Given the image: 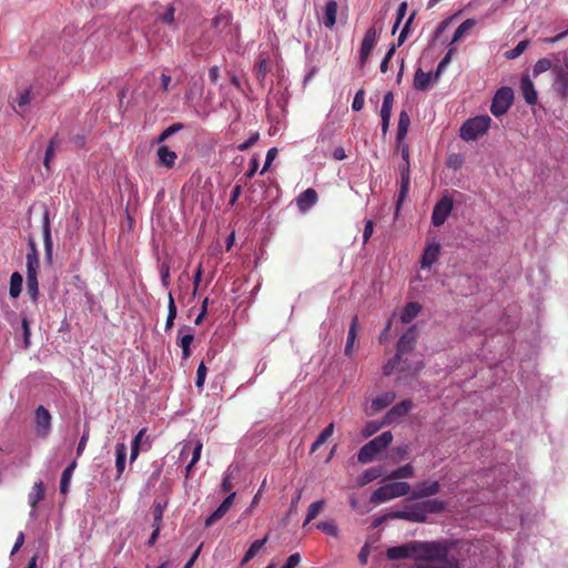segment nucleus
I'll return each instance as SVG.
<instances>
[{"label": "nucleus", "mask_w": 568, "mask_h": 568, "mask_svg": "<svg viewBox=\"0 0 568 568\" xmlns=\"http://www.w3.org/2000/svg\"><path fill=\"white\" fill-rule=\"evenodd\" d=\"M448 546L445 541H420L408 542L387 548L388 560L413 559L415 561H433L447 556Z\"/></svg>", "instance_id": "obj_1"}, {"label": "nucleus", "mask_w": 568, "mask_h": 568, "mask_svg": "<svg viewBox=\"0 0 568 568\" xmlns=\"http://www.w3.org/2000/svg\"><path fill=\"white\" fill-rule=\"evenodd\" d=\"M393 440V434L387 430L379 436L365 444L357 454V460L361 464H366L372 460L385 448H387Z\"/></svg>", "instance_id": "obj_2"}, {"label": "nucleus", "mask_w": 568, "mask_h": 568, "mask_svg": "<svg viewBox=\"0 0 568 568\" xmlns=\"http://www.w3.org/2000/svg\"><path fill=\"white\" fill-rule=\"evenodd\" d=\"M410 493V485L406 481H394L377 488L371 496L373 504H381L387 500L405 496Z\"/></svg>", "instance_id": "obj_3"}, {"label": "nucleus", "mask_w": 568, "mask_h": 568, "mask_svg": "<svg viewBox=\"0 0 568 568\" xmlns=\"http://www.w3.org/2000/svg\"><path fill=\"white\" fill-rule=\"evenodd\" d=\"M491 119L488 115H479L468 119L460 128V138L465 141H475L487 132Z\"/></svg>", "instance_id": "obj_4"}, {"label": "nucleus", "mask_w": 568, "mask_h": 568, "mask_svg": "<svg viewBox=\"0 0 568 568\" xmlns=\"http://www.w3.org/2000/svg\"><path fill=\"white\" fill-rule=\"evenodd\" d=\"M392 518V519H404L412 523H425L427 517L422 503H417L407 507L404 510H395L389 513L387 516L378 518L375 523V526L381 524L383 519Z\"/></svg>", "instance_id": "obj_5"}, {"label": "nucleus", "mask_w": 568, "mask_h": 568, "mask_svg": "<svg viewBox=\"0 0 568 568\" xmlns=\"http://www.w3.org/2000/svg\"><path fill=\"white\" fill-rule=\"evenodd\" d=\"M552 77V87L557 95L562 100L568 99V59H565L562 64H554Z\"/></svg>", "instance_id": "obj_6"}, {"label": "nucleus", "mask_w": 568, "mask_h": 568, "mask_svg": "<svg viewBox=\"0 0 568 568\" xmlns=\"http://www.w3.org/2000/svg\"><path fill=\"white\" fill-rule=\"evenodd\" d=\"M514 101V91L509 87H503L494 95L490 105V112L495 116L505 114L511 106Z\"/></svg>", "instance_id": "obj_7"}, {"label": "nucleus", "mask_w": 568, "mask_h": 568, "mask_svg": "<svg viewBox=\"0 0 568 568\" xmlns=\"http://www.w3.org/2000/svg\"><path fill=\"white\" fill-rule=\"evenodd\" d=\"M34 427L38 436L45 438L52 428V416L44 406L39 405L34 410Z\"/></svg>", "instance_id": "obj_8"}, {"label": "nucleus", "mask_w": 568, "mask_h": 568, "mask_svg": "<svg viewBox=\"0 0 568 568\" xmlns=\"http://www.w3.org/2000/svg\"><path fill=\"white\" fill-rule=\"evenodd\" d=\"M454 202L449 196L442 197L434 206L432 213V223L434 226H442L450 215Z\"/></svg>", "instance_id": "obj_9"}, {"label": "nucleus", "mask_w": 568, "mask_h": 568, "mask_svg": "<svg viewBox=\"0 0 568 568\" xmlns=\"http://www.w3.org/2000/svg\"><path fill=\"white\" fill-rule=\"evenodd\" d=\"M440 491V485L436 480H424L415 485L410 498L423 499L434 496Z\"/></svg>", "instance_id": "obj_10"}, {"label": "nucleus", "mask_w": 568, "mask_h": 568, "mask_svg": "<svg viewBox=\"0 0 568 568\" xmlns=\"http://www.w3.org/2000/svg\"><path fill=\"white\" fill-rule=\"evenodd\" d=\"M417 342V331L415 326L409 327L398 339L396 345L397 357L412 352Z\"/></svg>", "instance_id": "obj_11"}, {"label": "nucleus", "mask_w": 568, "mask_h": 568, "mask_svg": "<svg viewBox=\"0 0 568 568\" xmlns=\"http://www.w3.org/2000/svg\"><path fill=\"white\" fill-rule=\"evenodd\" d=\"M442 246L434 239L427 243L420 260L422 268H430L440 255Z\"/></svg>", "instance_id": "obj_12"}, {"label": "nucleus", "mask_w": 568, "mask_h": 568, "mask_svg": "<svg viewBox=\"0 0 568 568\" xmlns=\"http://www.w3.org/2000/svg\"><path fill=\"white\" fill-rule=\"evenodd\" d=\"M423 368V363H417L413 372L417 373ZM395 369L400 372L412 371V367L406 363V361H402V357H397V354L393 358H390L383 367L384 375L389 376Z\"/></svg>", "instance_id": "obj_13"}, {"label": "nucleus", "mask_w": 568, "mask_h": 568, "mask_svg": "<svg viewBox=\"0 0 568 568\" xmlns=\"http://www.w3.org/2000/svg\"><path fill=\"white\" fill-rule=\"evenodd\" d=\"M376 29L374 27H371L364 36V39L361 44L359 49V62L361 65H365V63L368 60V57L374 48L375 41H376Z\"/></svg>", "instance_id": "obj_14"}, {"label": "nucleus", "mask_w": 568, "mask_h": 568, "mask_svg": "<svg viewBox=\"0 0 568 568\" xmlns=\"http://www.w3.org/2000/svg\"><path fill=\"white\" fill-rule=\"evenodd\" d=\"M236 493H231L223 501L222 504L206 518L205 520V527L212 526L215 521L223 518L226 513L231 509L234 499H235Z\"/></svg>", "instance_id": "obj_15"}, {"label": "nucleus", "mask_w": 568, "mask_h": 568, "mask_svg": "<svg viewBox=\"0 0 568 568\" xmlns=\"http://www.w3.org/2000/svg\"><path fill=\"white\" fill-rule=\"evenodd\" d=\"M42 235H43L45 260L49 264H51L52 256H53V242L51 239V226H50V219H49L48 211L44 212V216H43Z\"/></svg>", "instance_id": "obj_16"}, {"label": "nucleus", "mask_w": 568, "mask_h": 568, "mask_svg": "<svg viewBox=\"0 0 568 568\" xmlns=\"http://www.w3.org/2000/svg\"><path fill=\"white\" fill-rule=\"evenodd\" d=\"M156 155L159 159V166L172 169L175 165L178 154L174 151H171L166 145L159 146Z\"/></svg>", "instance_id": "obj_17"}, {"label": "nucleus", "mask_w": 568, "mask_h": 568, "mask_svg": "<svg viewBox=\"0 0 568 568\" xmlns=\"http://www.w3.org/2000/svg\"><path fill=\"white\" fill-rule=\"evenodd\" d=\"M399 170H400V189H399L398 199H397V209H399L402 202L407 196V193L409 190V183H410L409 164L399 165Z\"/></svg>", "instance_id": "obj_18"}, {"label": "nucleus", "mask_w": 568, "mask_h": 568, "mask_svg": "<svg viewBox=\"0 0 568 568\" xmlns=\"http://www.w3.org/2000/svg\"><path fill=\"white\" fill-rule=\"evenodd\" d=\"M520 90L527 104L532 105L537 102V91L529 77L525 75L521 78Z\"/></svg>", "instance_id": "obj_19"}, {"label": "nucleus", "mask_w": 568, "mask_h": 568, "mask_svg": "<svg viewBox=\"0 0 568 568\" xmlns=\"http://www.w3.org/2000/svg\"><path fill=\"white\" fill-rule=\"evenodd\" d=\"M318 200L317 193L314 189H306L297 196V206L301 211H306L314 204H316Z\"/></svg>", "instance_id": "obj_20"}, {"label": "nucleus", "mask_w": 568, "mask_h": 568, "mask_svg": "<svg viewBox=\"0 0 568 568\" xmlns=\"http://www.w3.org/2000/svg\"><path fill=\"white\" fill-rule=\"evenodd\" d=\"M413 407V402L410 399L402 400L390 408V410L386 414L387 423L394 422L395 417H400L406 415Z\"/></svg>", "instance_id": "obj_21"}, {"label": "nucleus", "mask_w": 568, "mask_h": 568, "mask_svg": "<svg viewBox=\"0 0 568 568\" xmlns=\"http://www.w3.org/2000/svg\"><path fill=\"white\" fill-rule=\"evenodd\" d=\"M337 2L335 0H329L325 4L324 10V26L328 29H332L336 23L337 16Z\"/></svg>", "instance_id": "obj_22"}, {"label": "nucleus", "mask_w": 568, "mask_h": 568, "mask_svg": "<svg viewBox=\"0 0 568 568\" xmlns=\"http://www.w3.org/2000/svg\"><path fill=\"white\" fill-rule=\"evenodd\" d=\"M433 79L434 75L430 72L426 73L422 69H417L414 75V88L418 91H426Z\"/></svg>", "instance_id": "obj_23"}, {"label": "nucleus", "mask_w": 568, "mask_h": 568, "mask_svg": "<svg viewBox=\"0 0 568 568\" xmlns=\"http://www.w3.org/2000/svg\"><path fill=\"white\" fill-rule=\"evenodd\" d=\"M422 311V305L418 302H409L404 307L400 314V321L404 324L410 323L413 320L417 317L419 312Z\"/></svg>", "instance_id": "obj_24"}, {"label": "nucleus", "mask_w": 568, "mask_h": 568, "mask_svg": "<svg viewBox=\"0 0 568 568\" xmlns=\"http://www.w3.org/2000/svg\"><path fill=\"white\" fill-rule=\"evenodd\" d=\"M45 490L42 480L36 481L32 490L29 493V505L34 509L37 505L44 499Z\"/></svg>", "instance_id": "obj_25"}, {"label": "nucleus", "mask_w": 568, "mask_h": 568, "mask_svg": "<svg viewBox=\"0 0 568 568\" xmlns=\"http://www.w3.org/2000/svg\"><path fill=\"white\" fill-rule=\"evenodd\" d=\"M395 398L396 395L394 392L383 393L372 400V408L374 410H381L383 408H386L394 402Z\"/></svg>", "instance_id": "obj_26"}, {"label": "nucleus", "mask_w": 568, "mask_h": 568, "mask_svg": "<svg viewBox=\"0 0 568 568\" xmlns=\"http://www.w3.org/2000/svg\"><path fill=\"white\" fill-rule=\"evenodd\" d=\"M146 428H142L139 430V433L134 436L131 443V454H130V462L133 463L142 449L143 445V438L145 437Z\"/></svg>", "instance_id": "obj_27"}, {"label": "nucleus", "mask_w": 568, "mask_h": 568, "mask_svg": "<svg viewBox=\"0 0 568 568\" xmlns=\"http://www.w3.org/2000/svg\"><path fill=\"white\" fill-rule=\"evenodd\" d=\"M126 446L124 443H118L115 446V468L119 475L125 469Z\"/></svg>", "instance_id": "obj_28"}, {"label": "nucleus", "mask_w": 568, "mask_h": 568, "mask_svg": "<svg viewBox=\"0 0 568 568\" xmlns=\"http://www.w3.org/2000/svg\"><path fill=\"white\" fill-rule=\"evenodd\" d=\"M357 325H358V318H357V316H354V318L352 320L351 326H349L347 342H346V346H345V355H347L348 357H351L353 354V346H354V343H355V339L357 336Z\"/></svg>", "instance_id": "obj_29"}, {"label": "nucleus", "mask_w": 568, "mask_h": 568, "mask_svg": "<svg viewBox=\"0 0 568 568\" xmlns=\"http://www.w3.org/2000/svg\"><path fill=\"white\" fill-rule=\"evenodd\" d=\"M77 467V462L73 460L62 473L61 479H60V493L62 495L68 494L69 491V485L72 477V474Z\"/></svg>", "instance_id": "obj_30"}, {"label": "nucleus", "mask_w": 568, "mask_h": 568, "mask_svg": "<svg viewBox=\"0 0 568 568\" xmlns=\"http://www.w3.org/2000/svg\"><path fill=\"white\" fill-rule=\"evenodd\" d=\"M266 541H267V537H264L262 539H257L254 542H252V545L246 550L243 559L241 560V565H245L251 559H253L256 556V554L264 547Z\"/></svg>", "instance_id": "obj_31"}, {"label": "nucleus", "mask_w": 568, "mask_h": 568, "mask_svg": "<svg viewBox=\"0 0 568 568\" xmlns=\"http://www.w3.org/2000/svg\"><path fill=\"white\" fill-rule=\"evenodd\" d=\"M324 506H325V500L324 499H320L317 501L312 503L308 506L306 518H305V520L303 523V527H305L312 520H314L318 516V514L323 510Z\"/></svg>", "instance_id": "obj_32"}, {"label": "nucleus", "mask_w": 568, "mask_h": 568, "mask_svg": "<svg viewBox=\"0 0 568 568\" xmlns=\"http://www.w3.org/2000/svg\"><path fill=\"white\" fill-rule=\"evenodd\" d=\"M23 277L19 272H13L10 277L9 294L11 297L17 298L22 290Z\"/></svg>", "instance_id": "obj_33"}, {"label": "nucleus", "mask_w": 568, "mask_h": 568, "mask_svg": "<svg viewBox=\"0 0 568 568\" xmlns=\"http://www.w3.org/2000/svg\"><path fill=\"white\" fill-rule=\"evenodd\" d=\"M426 516L428 514H437L446 508V503L440 499H428L426 501H422Z\"/></svg>", "instance_id": "obj_34"}, {"label": "nucleus", "mask_w": 568, "mask_h": 568, "mask_svg": "<svg viewBox=\"0 0 568 568\" xmlns=\"http://www.w3.org/2000/svg\"><path fill=\"white\" fill-rule=\"evenodd\" d=\"M476 26L475 19H466L454 32L452 43L458 42L471 28Z\"/></svg>", "instance_id": "obj_35"}, {"label": "nucleus", "mask_w": 568, "mask_h": 568, "mask_svg": "<svg viewBox=\"0 0 568 568\" xmlns=\"http://www.w3.org/2000/svg\"><path fill=\"white\" fill-rule=\"evenodd\" d=\"M410 124L409 115L406 111H402L399 113L398 118V125H397V140H402L405 138V135L408 132V128Z\"/></svg>", "instance_id": "obj_36"}, {"label": "nucleus", "mask_w": 568, "mask_h": 568, "mask_svg": "<svg viewBox=\"0 0 568 568\" xmlns=\"http://www.w3.org/2000/svg\"><path fill=\"white\" fill-rule=\"evenodd\" d=\"M414 476V467L410 464H406L393 470L388 476L389 479H403L412 478Z\"/></svg>", "instance_id": "obj_37"}, {"label": "nucleus", "mask_w": 568, "mask_h": 568, "mask_svg": "<svg viewBox=\"0 0 568 568\" xmlns=\"http://www.w3.org/2000/svg\"><path fill=\"white\" fill-rule=\"evenodd\" d=\"M316 528L327 536L338 537V527L334 520L321 521L316 525Z\"/></svg>", "instance_id": "obj_38"}, {"label": "nucleus", "mask_w": 568, "mask_h": 568, "mask_svg": "<svg viewBox=\"0 0 568 568\" xmlns=\"http://www.w3.org/2000/svg\"><path fill=\"white\" fill-rule=\"evenodd\" d=\"M383 475V470H382V467H372V468H368L364 471V474L362 475L361 479H359V484L362 486L377 479L378 477H381Z\"/></svg>", "instance_id": "obj_39"}, {"label": "nucleus", "mask_w": 568, "mask_h": 568, "mask_svg": "<svg viewBox=\"0 0 568 568\" xmlns=\"http://www.w3.org/2000/svg\"><path fill=\"white\" fill-rule=\"evenodd\" d=\"M184 125L182 123H173L169 128H166L158 138L156 143L161 144L166 141L171 135L183 130Z\"/></svg>", "instance_id": "obj_40"}, {"label": "nucleus", "mask_w": 568, "mask_h": 568, "mask_svg": "<svg viewBox=\"0 0 568 568\" xmlns=\"http://www.w3.org/2000/svg\"><path fill=\"white\" fill-rule=\"evenodd\" d=\"M552 63L549 59H539L535 65H534V69H532V73H534V77H537L539 75L540 73H544L548 70H550L552 72Z\"/></svg>", "instance_id": "obj_41"}, {"label": "nucleus", "mask_w": 568, "mask_h": 568, "mask_svg": "<svg viewBox=\"0 0 568 568\" xmlns=\"http://www.w3.org/2000/svg\"><path fill=\"white\" fill-rule=\"evenodd\" d=\"M57 146V139L55 136L52 138L45 149L44 159H43V165L47 169V171H50V162L54 158V150Z\"/></svg>", "instance_id": "obj_42"}, {"label": "nucleus", "mask_w": 568, "mask_h": 568, "mask_svg": "<svg viewBox=\"0 0 568 568\" xmlns=\"http://www.w3.org/2000/svg\"><path fill=\"white\" fill-rule=\"evenodd\" d=\"M27 277H38V268L40 265L39 257H26Z\"/></svg>", "instance_id": "obj_43"}, {"label": "nucleus", "mask_w": 568, "mask_h": 568, "mask_svg": "<svg viewBox=\"0 0 568 568\" xmlns=\"http://www.w3.org/2000/svg\"><path fill=\"white\" fill-rule=\"evenodd\" d=\"M27 291L30 298L36 302L39 295L38 277H27Z\"/></svg>", "instance_id": "obj_44"}, {"label": "nucleus", "mask_w": 568, "mask_h": 568, "mask_svg": "<svg viewBox=\"0 0 568 568\" xmlns=\"http://www.w3.org/2000/svg\"><path fill=\"white\" fill-rule=\"evenodd\" d=\"M434 561H439L442 564L427 566L425 568H459L458 560L456 558H448V555L443 559H435Z\"/></svg>", "instance_id": "obj_45"}, {"label": "nucleus", "mask_w": 568, "mask_h": 568, "mask_svg": "<svg viewBox=\"0 0 568 568\" xmlns=\"http://www.w3.org/2000/svg\"><path fill=\"white\" fill-rule=\"evenodd\" d=\"M254 72H255V77H256L257 81L260 83H263V81L265 80V77L268 72V67H267L266 60H261L256 64Z\"/></svg>", "instance_id": "obj_46"}, {"label": "nucleus", "mask_w": 568, "mask_h": 568, "mask_svg": "<svg viewBox=\"0 0 568 568\" xmlns=\"http://www.w3.org/2000/svg\"><path fill=\"white\" fill-rule=\"evenodd\" d=\"M528 43L529 42L527 40H523V41L518 42V44L514 49L506 52V57L508 59L518 58L527 49Z\"/></svg>", "instance_id": "obj_47"}, {"label": "nucleus", "mask_w": 568, "mask_h": 568, "mask_svg": "<svg viewBox=\"0 0 568 568\" xmlns=\"http://www.w3.org/2000/svg\"><path fill=\"white\" fill-rule=\"evenodd\" d=\"M381 427H382V424H379L375 420H371V422L366 423L365 427L362 430V435H363V437L368 438L372 435H374L375 433H377L381 429Z\"/></svg>", "instance_id": "obj_48"}, {"label": "nucleus", "mask_w": 568, "mask_h": 568, "mask_svg": "<svg viewBox=\"0 0 568 568\" xmlns=\"http://www.w3.org/2000/svg\"><path fill=\"white\" fill-rule=\"evenodd\" d=\"M161 22L171 26L175 19V8L170 4L166 11L159 16L158 18Z\"/></svg>", "instance_id": "obj_49"}, {"label": "nucleus", "mask_w": 568, "mask_h": 568, "mask_svg": "<svg viewBox=\"0 0 568 568\" xmlns=\"http://www.w3.org/2000/svg\"><path fill=\"white\" fill-rule=\"evenodd\" d=\"M364 103H365V90L359 89L354 97V100L352 103V109L354 111H361L364 108Z\"/></svg>", "instance_id": "obj_50"}, {"label": "nucleus", "mask_w": 568, "mask_h": 568, "mask_svg": "<svg viewBox=\"0 0 568 568\" xmlns=\"http://www.w3.org/2000/svg\"><path fill=\"white\" fill-rule=\"evenodd\" d=\"M207 368L203 362L200 363L197 371H196V381L195 386L197 388H202L205 382Z\"/></svg>", "instance_id": "obj_51"}, {"label": "nucleus", "mask_w": 568, "mask_h": 568, "mask_svg": "<svg viewBox=\"0 0 568 568\" xmlns=\"http://www.w3.org/2000/svg\"><path fill=\"white\" fill-rule=\"evenodd\" d=\"M452 52H453V49H449V51L446 53V55H445V57L440 60V62L438 63L437 69H436V72H435V74H434V80H435V81L440 77V74H442L443 70H444V69L446 68V65L450 62V59H452V58H450V57H452Z\"/></svg>", "instance_id": "obj_52"}, {"label": "nucleus", "mask_w": 568, "mask_h": 568, "mask_svg": "<svg viewBox=\"0 0 568 568\" xmlns=\"http://www.w3.org/2000/svg\"><path fill=\"white\" fill-rule=\"evenodd\" d=\"M31 101V92L30 90H24L20 92L16 99L17 105L22 109L27 106Z\"/></svg>", "instance_id": "obj_53"}, {"label": "nucleus", "mask_w": 568, "mask_h": 568, "mask_svg": "<svg viewBox=\"0 0 568 568\" xmlns=\"http://www.w3.org/2000/svg\"><path fill=\"white\" fill-rule=\"evenodd\" d=\"M160 275L161 282L163 286L168 287L170 285V265L166 262H163L160 266Z\"/></svg>", "instance_id": "obj_54"}, {"label": "nucleus", "mask_w": 568, "mask_h": 568, "mask_svg": "<svg viewBox=\"0 0 568 568\" xmlns=\"http://www.w3.org/2000/svg\"><path fill=\"white\" fill-rule=\"evenodd\" d=\"M260 139L258 132L253 133L247 140L237 145L239 151H246L252 148Z\"/></svg>", "instance_id": "obj_55"}, {"label": "nucleus", "mask_w": 568, "mask_h": 568, "mask_svg": "<svg viewBox=\"0 0 568 568\" xmlns=\"http://www.w3.org/2000/svg\"><path fill=\"white\" fill-rule=\"evenodd\" d=\"M406 12H407V2L404 1V2H402L399 4V7L397 9L396 21H395V24L393 27V33L396 31V29L400 24V22L404 19Z\"/></svg>", "instance_id": "obj_56"}, {"label": "nucleus", "mask_w": 568, "mask_h": 568, "mask_svg": "<svg viewBox=\"0 0 568 568\" xmlns=\"http://www.w3.org/2000/svg\"><path fill=\"white\" fill-rule=\"evenodd\" d=\"M334 423L328 424L317 436L318 443L324 444L334 434Z\"/></svg>", "instance_id": "obj_57"}, {"label": "nucleus", "mask_w": 568, "mask_h": 568, "mask_svg": "<svg viewBox=\"0 0 568 568\" xmlns=\"http://www.w3.org/2000/svg\"><path fill=\"white\" fill-rule=\"evenodd\" d=\"M163 511H164V507L161 504H154L153 505V510H152L153 525H160L161 526V521H162V518H163Z\"/></svg>", "instance_id": "obj_58"}, {"label": "nucleus", "mask_w": 568, "mask_h": 568, "mask_svg": "<svg viewBox=\"0 0 568 568\" xmlns=\"http://www.w3.org/2000/svg\"><path fill=\"white\" fill-rule=\"evenodd\" d=\"M464 159L460 154H452L447 160V165L454 170L462 168Z\"/></svg>", "instance_id": "obj_59"}, {"label": "nucleus", "mask_w": 568, "mask_h": 568, "mask_svg": "<svg viewBox=\"0 0 568 568\" xmlns=\"http://www.w3.org/2000/svg\"><path fill=\"white\" fill-rule=\"evenodd\" d=\"M301 562V555L298 552L292 554L282 566V568H296Z\"/></svg>", "instance_id": "obj_60"}, {"label": "nucleus", "mask_w": 568, "mask_h": 568, "mask_svg": "<svg viewBox=\"0 0 568 568\" xmlns=\"http://www.w3.org/2000/svg\"><path fill=\"white\" fill-rule=\"evenodd\" d=\"M276 155H277V149L276 148H271L267 151L265 163H264L263 170L261 172L262 174L267 171V169L270 168V165L272 164V162L276 158Z\"/></svg>", "instance_id": "obj_61"}, {"label": "nucleus", "mask_w": 568, "mask_h": 568, "mask_svg": "<svg viewBox=\"0 0 568 568\" xmlns=\"http://www.w3.org/2000/svg\"><path fill=\"white\" fill-rule=\"evenodd\" d=\"M369 554H371V546H369V544H368V542H366V544L362 547V549H361V551H359V554H358V560H359V562H361L362 565H366V564H367V560H368V556H369Z\"/></svg>", "instance_id": "obj_62"}, {"label": "nucleus", "mask_w": 568, "mask_h": 568, "mask_svg": "<svg viewBox=\"0 0 568 568\" xmlns=\"http://www.w3.org/2000/svg\"><path fill=\"white\" fill-rule=\"evenodd\" d=\"M194 341V335L189 333V334H184L182 335L179 341H178V345L182 348V347H191V344L193 343Z\"/></svg>", "instance_id": "obj_63"}, {"label": "nucleus", "mask_w": 568, "mask_h": 568, "mask_svg": "<svg viewBox=\"0 0 568 568\" xmlns=\"http://www.w3.org/2000/svg\"><path fill=\"white\" fill-rule=\"evenodd\" d=\"M374 231V223L372 220H367L365 223L364 232H363V240L364 243H367L369 237L372 236Z\"/></svg>", "instance_id": "obj_64"}]
</instances>
